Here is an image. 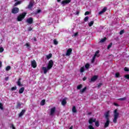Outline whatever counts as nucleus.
Returning a JSON list of instances; mask_svg holds the SVG:
<instances>
[{
    "instance_id": "nucleus-1",
    "label": "nucleus",
    "mask_w": 129,
    "mask_h": 129,
    "mask_svg": "<svg viewBox=\"0 0 129 129\" xmlns=\"http://www.w3.org/2000/svg\"><path fill=\"white\" fill-rule=\"evenodd\" d=\"M104 115L106 119V122H105L104 127L106 128L109 126V123H110V119H109V116L110 115V111H107L104 113Z\"/></svg>"
},
{
    "instance_id": "nucleus-2",
    "label": "nucleus",
    "mask_w": 129,
    "mask_h": 129,
    "mask_svg": "<svg viewBox=\"0 0 129 129\" xmlns=\"http://www.w3.org/2000/svg\"><path fill=\"white\" fill-rule=\"evenodd\" d=\"M119 115V113L117 112V109H115L114 110V118L113 119V122H114V123L117 122V118H118Z\"/></svg>"
},
{
    "instance_id": "nucleus-3",
    "label": "nucleus",
    "mask_w": 129,
    "mask_h": 129,
    "mask_svg": "<svg viewBox=\"0 0 129 129\" xmlns=\"http://www.w3.org/2000/svg\"><path fill=\"white\" fill-rule=\"evenodd\" d=\"M26 16H27V13L24 12L22 14H20L17 18L18 22H22L23 21V19H25L26 18Z\"/></svg>"
},
{
    "instance_id": "nucleus-4",
    "label": "nucleus",
    "mask_w": 129,
    "mask_h": 129,
    "mask_svg": "<svg viewBox=\"0 0 129 129\" xmlns=\"http://www.w3.org/2000/svg\"><path fill=\"white\" fill-rule=\"evenodd\" d=\"M53 65H54V61H53V60L51 59L48 62V64L47 66V69L48 70L51 69L52 67H53Z\"/></svg>"
},
{
    "instance_id": "nucleus-5",
    "label": "nucleus",
    "mask_w": 129,
    "mask_h": 129,
    "mask_svg": "<svg viewBox=\"0 0 129 129\" xmlns=\"http://www.w3.org/2000/svg\"><path fill=\"white\" fill-rule=\"evenodd\" d=\"M70 3H71V0H63L61 1V4L64 7V6H66V5L70 4Z\"/></svg>"
},
{
    "instance_id": "nucleus-6",
    "label": "nucleus",
    "mask_w": 129,
    "mask_h": 129,
    "mask_svg": "<svg viewBox=\"0 0 129 129\" xmlns=\"http://www.w3.org/2000/svg\"><path fill=\"white\" fill-rule=\"evenodd\" d=\"M20 11L18 8L15 7L12 10V14H18Z\"/></svg>"
},
{
    "instance_id": "nucleus-7",
    "label": "nucleus",
    "mask_w": 129,
    "mask_h": 129,
    "mask_svg": "<svg viewBox=\"0 0 129 129\" xmlns=\"http://www.w3.org/2000/svg\"><path fill=\"white\" fill-rule=\"evenodd\" d=\"M26 23H28V24H29V25H32V23H34V20L33 19V18L30 17L26 20Z\"/></svg>"
},
{
    "instance_id": "nucleus-8",
    "label": "nucleus",
    "mask_w": 129,
    "mask_h": 129,
    "mask_svg": "<svg viewBox=\"0 0 129 129\" xmlns=\"http://www.w3.org/2000/svg\"><path fill=\"white\" fill-rule=\"evenodd\" d=\"M96 121V118H90L89 119V124H92L93 122H95Z\"/></svg>"
},
{
    "instance_id": "nucleus-9",
    "label": "nucleus",
    "mask_w": 129,
    "mask_h": 129,
    "mask_svg": "<svg viewBox=\"0 0 129 129\" xmlns=\"http://www.w3.org/2000/svg\"><path fill=\"white\" fill-rule=\"evenodd\" d=\"M72 53V48H69L67 50L66 55V56H70V55H71Z\"/></svg>"
},
{
    "instance_id": "nucleus-10",
    "label": "nucleus",
    "mask_w": 129,
    "mask_h": 129,
    "mask_svg": "<svg viewBox=\"0 0 129 129\" xmlns=\"http://www.w3.org/2000/svg\"><path fill=\"white\" fill-rule=\"evenodd\" d=\"M31 66L33 68H36L37 67V62H36V60H33L31 61Z\"/></svg>"
},
{
    "instance_id": "nucleus-11",
    "label": "nucleus",
    "mask_w": 129,
    "mask_h": 129,
    "mask_svg": "<svg viewBox=\"0 0 129 129\" xmlns=\"http://www.w3.org/2000/svg\"><path fill=\"white\" fill-rule=\"evenodd\" d=\"M55 111H56V107H53L50 109V115H54V113H55Z\"/></svg>"
},
{
    "instance_id": "nucleus-12",
    "label": "nucleus",
    "mask_w": 129,
    "mask_h": 129,
    "mask_svg": "<svg viewBox=\"0 0 129 129\" xmlns=\"http://www.w3.org/2000/svg\"><path fill=\"white\" fill-rule=\"evenodd\" d=\"M34 6V2L30 1L29 5L28 6V9L29 10H32V8Z\"/></svg>"
},
{
    "instance_id": "nucleus-13",
    "label": "nucleus",
    "mask_w": 129,
    "mask_h": 129,
    "mask_svg": "<svg viewBox=\"0 0 129 129\" xmlns=\"http://www.w3.org/2000/svg\"><path fill=\"white\" fill-rule=\"evenodd\" d=\"M107 10V8L104 7L102 11L99 12V15H102L104 13H105Z\"/></svg>"
},
{
    "instance_id": "nucleus-14",
    "label": "nucleus",
    "mask_w": 129,
    "mask_h": 129,
    "mask_svg": "<svg viewBox=\"0 0 129 129\" xmlns=\"http://www.w3.org/2000/svg\"><path fill=\"white\" fill-rule=\"evenodd\" d=\"M25 112H26V110L23 109L19 114V117H22V116L25 114Z\"/></svg>"
},
{
    "instance_id": "nucleus-15",
    "label": "nucleus",
    "mask_w": 129,
    "mask_h": 129,
    "mask_svg": "<svg viewBox=\"0 0 129 129\" xmlns=\"http://www.w3.org/2000/svg\"><path fill=\"white\" fill-rule=\"evenodd\" d=\"M97 78H98V76H94L91 79V81L92 82H94V81H95L96 80H97Z\"/></svg>"
},
{
    "instance_id": "nucleus-16",
    "label": "nucleus",
    "mask_w": 129,
    "mask_h": 129,
    "mask_svg": "<svg viewBox=\"0 0 129 129\" xmlns=\"http://www.w3.org/2000/svg\"><path fill=\"white\" fill-rule=\"evenodd\" d=\"M66 99H67V98H66L62 99L61 101L62 105H66L67 104V101H66Z\"/></svg>"
},
{
    "instance_id": "nucleus-17",
    "label": "nucleus",
    "mask_w": 129,
    "mask_h": 129,
    "mask_svg": "<svg viewBox=\"0 0 129 129\" xmlns=\"http://www.w3.org/2000/svg\"><path fill=\"white\" fill-rule=\"evenodd\" d=\"M42 70L44 71V74H46L48 72V70H49L48 69V67L47 68L43 67H42Z\"/></svg>"
},
{
    "instance_id": "nucleus-18",
    "label": "nucleus",
    "mask_w": 129,
    "mask_h": 129,
    "mask_svg": "<svg viewBox=\"0 0 129 129\" xmlns=\"http://www.w3.org/2000/svg\"><path fill=\"white\" fill-rule=\"evenodd\" d=\"M24 91H25V87H23L19 89V92L20 94H22V93H24Z\"/></svg>"
},
{
    "instance_id": "nucleus-19",
    "label": "nucleus",
    "mask_w": 129,
    "mask_h": 129,
    "mask_svg": "<svg viewBox=\"0 0 129 129\" xmlns=\"http://www.w3.org/2000/svg\"><path fill=\"white\" fill-rule=\"evenodd\" d=\"M72 112L74 113H76V112H77V110H76V107L75 106H73Z\"/></svg>"
},
{
    "instance_id": "nucleus-20",
    "label": "nucleus",
    "mask_w": 129,
    "mask_h": 129,
    "mask_svg": "<svg viewBox=\"0 0 129 129\" xmlns=\"http://www.w3.org/2000/svg\"><path fill=\"white\" fill-rule=\"evenodd\" d=\"M21 78H19V79H18V82H17V85H18V86H23V84H22L21 83Z\"/></svg>"
},
{
    "instance_id": "nucleus-21",
    "label": "nucleus",
    "mask_w": 129,
    "mask_h": 129,
    "mask_svg": "<svg viewBox=\"0 0 129 129\" xmlns=\"http://www.w3.org/2000/svg\"><path fill=\"white\" fill-rule=\"evenodd\" d=\"M45 104H46V100L43 99L41 100V101L40 102V105L43 106L45 105Z\"/></svg>"
},
{
    "instance_id": "nucleus-22",
    "label": "nucleus",
    "mask_w": 129,
    "mask_h": 129,
    "mask_svg": "<svg viewBox=\"0 0 129 129\" xmlns=\"http://www.w3.org/2000/svg\"><path fill=\"white\" fill-rule=\"evenodd\" d=\"M21 105H22V103H20V102H18L17 103V105H16V108L20 109V108H21Z\"/></svg>"
},
{
    "instance_id": "nucleus-23",
    "label": "nucleus",
    "mask_w": 129,
    "mask_h": 129,
    "mask_svg": "<svg viewBox=\"0 0 129 129\" xmlns=\"http://www.w3.org/2000/svg\"><path fill=\"white\" fill-rule=\"evenodd\" d=\"M87 89V87H85L83 89L80 90L81 93H84V92H85Z\"/></svg>"
},
{
    "instance_id": "nucleus-24",
    "label": "nucleus",
    "mask_w": 129,
    "mask_h": 129,
    "mask_svg": "<svg viewBox=\"0 0 129 129\" xmlns=\"http://www.w3.org/2000/svg\"><path fill=\"white\" fill-rule=\"evenodd\" d=\"M21 4H22V1H18L17 2L15 3L14 7H17V6H19V5H21Z\"/></svg>"
},
{
    "instance_id": "nucleus-25",
    "label": "nucleus",
    "mask_w": 129,
    "mask_h": 129,
    "mask_svg": "<svg viewBox=\"0 0 129 129\" xmlns=\"http://www.w3.org/2000/svg\"><path fill=\"white\" fill-rule=\"evenodd\" d=\"M99 52H100L99 50L96 51L94 54V56H95L96 57H99V56H100L99 54H99Z\"/></svg>"
},
{
    "instance_id": "nucleus-26",
    "label": "nucleus",
    "mask_w": 129,
    "mask_h": 129,
    "mask_svg": "<svg viewBox=\"0 0 129 129\" xmlns=\"http://www.w3.org/2000/svg\"><path fill=\"white\" fill-rule=\"evenodd\" d=\"M95 125H96V126H97V127H98V126H99V121L96 120L95 122Z\"/></svg>"
},
{
    "instance_id": "nucleus-27",
    "label": "nucleus",
    "mask_w": 129,
    "mask_h": 129,
    "mask_svg": "<svg viewBox=\"0 0 129 129\" xmlns=\"http://www.w3.org/2000/svg\"><path fill=\"white\" fill-rule=\"evenodd\" d=\"M94 24V21H92L90 23H89V27H92L93 24Z\"/></svg>"
},
{
    "instance_id": "nucleus-28",
    "label": "nucleus",
    "mask_w": 129,
    "mask_h": 129,
    "mask_svg": "<svg viewBox=\"0 0 129 129\" xmlns=\"http://www.w3.org/2000/svg\"><path fill=\"white\" fill-rule=\"evenodd\" d=\"M46 58L48 60H49L50 58H52V53H49L48 55H46Z\"/></svg>"
},
{
    "instance_id": "nucleus-29",
    "label": "nucleus",
    "mask_w": 129,
    "mask_h": 129,
    "mask_svg": "<svg viewBox=\"0 0 129 129\" xmlns=\"http://www.w3.org/2000/svg\"><path fill=\"white\" fill-rule=\"evenodd\" d=\"M106 41V37H104L100 41V43H104V41Z\"/></svg>"
},
{
    "instance_id": "nucleus-30",
    "label": "nucleus",
    "mask_w": 129,
    "mask_h": 129,
    "mask_svg": "<svg viewBox=\"0 0 129 129\" xmlns=\"http://www.w3.org/2000/svg\"><path fill=\"white\" fill-rule=\"evenodd\" d=\"M126 100V97H125L118 99V100H120L121 101H123Z\"/></svg>"
},
{
    "instance_id": "nucleus-31",
    "label": "nucleus",
    "mask_w": 129,
    "mask_h": 129,
    "mask_svg": "<svg viewBox=\"0 0 129 129\" xmlns=\"http://www.w3.org/2000/svg\"><path fill=\"white\" fill-rule=\"evenodd\" d=\"M120 76V74H119V73H115V76L116 78H118Z\"/></svg>"
},
{
    "instance_id": "nucleus-32",
    "label": "nucleus",
    "mask_w": 129,
    "mask_h": 129,
    "mask_svg": "<svg viewBox=\"0 0 129 129\" xmlns=\"http://www.w3.org/2000/svg\"><path fill=\"white\" fill-rule=\"evenodd\" d=\"M96 58V56H95V55H94L93 58H92V59L91 60L92 63H94V61H95Z\"/></svg>"
},
{
    "instance_id": "nucleus-33",
    "label": "nucleus",
    "mask_w": 129,
    "mask_h": 129,
    "mask_svg": "<svg viewBox=\"0 0 129 129\" xmlns=\"http://www.w3.org/2000/svg\"><path fill=\"white\" fill-rule=\"evenodd\" d=\"M90 67V65L89 64V63H86L85 66V67L86 69H89Z\"/></svg>"
},
{
    "instance_id": "nucleus-34",
    "label": "nucleus",
    "mask_w": 129,
    "mask_h": 129,
    "mask_svg": "<svg viewBox=\"0 0 129 129\" xmlns=\"http://www.w3.org/2000/svg\"><path fill=\"white\" fill-rule=\"evenodd\" d=\"M85 69H84V67H82L81 69H80V72L81 73H83V72H84V71H85Z\"/></svg>"
},
{
    "instance_id": "nucleus-35",
    "label": "nucleus",
    "mask_w": 129,
    "mask_h": 129,
    "mask_svg": "<svg viewBox=\"0 0 129 129\" xmlns=\"http://www.w3.org/2000/svg\"><path fill=\"white\" fill-rule=\"evenodd\" d=\"M81 88H82V84H80L77 86V89L78 90H80V89H81Z\"/></svg>"
},
{
    "instance_id": "nucleus-36",
    "label": "nucleus",
    "mask_w": 129,
    "mask_h": 129,
    "mask_svg": "<svg viewBox=\"0 0 129 129\" xmlns=\"http://www.w3.org/2000/svg\"><path fill=\"white\" fill-rule=\"evenodd\" d=\"M111 46H112V43H110V44L108 45V46H107V49L108 50H109V49H110V48H111Z\"/></svg>"
},
{
    "instance_id": "nucleus-37",
    "label": "nucleus",
    "mask_w": 129,
    "mask_h": 129,
    "mask_svg": "<svg viewBox=\"0 0 129 129\" xmlns=\"http://www.w3.org/2000/svg\"><path fill=\"white\" fill-rule=\"evenodd\" d=\"M6 71H9V70H11V66H8L6 68Z\"/></svg>"
},
{
    "instance_id": "nucleus-38",
    "label": "nucleus",
    "mask_w": 129,
    "mask_h": 129,
    "mask_svg": "<svg viewBox=\"0 0 129 129\" xmlns=\"http://www.w3.org/2000/svg\"><path fill=\"white\" fill-rule=\"evenodd\" d=\"M11 90H12V91H15V90H17V87L16 86L13 87L11 88Z\"/></svg>"
},
{
    "instance_id": "nucleus-39",
    "label": "nucleus",
    "mask_w": 129,
    "mask_h": 129,
    "mask_svg": "<svg viewBox=\"0 0 129 129\" xmlns=\"http://www.w3.org/2000/svg\"><path fill=\"white\" fill-rule=\"evenodd\" d=\"M88 127L89 129H95L94 127L93 126H92V125H89L88 126Z\"/></svg>"
},
{
    "instance_id": "nucleus-40",
    "label": "nucleus",
    "mask_w": 129,
    "mask_h": 129,
    "mask_svg": "<svg viewBox=\"0 0 129 129\" xmlns=\"http://www.w3.org/2000/svg\"><path fill=\"white\" fill-rule=\"evenodd\" d=\"M88 19H89V17H88V16H86L84 19V22H87V21H88Z\"/></svg>"
},
{
    "instance_id": "nucleus-41",
    "label": "nucleus",
    "mask_w": 129,
    "mask_h": 129,
    "mask_svg": "<svg viewBox=\"0 0 129 129\" xmlns=\"http://www.w3.org/2000/svg\"><path fill=\"white\" fill-rule=\"evenodd\" d=\"M0 109H1L2 110H4V107L2 103H0Z\"/></svg>"
},
{
    "instance_id": "nucleus-42",
    "label": "nucleus",
    "mask_w": 129,
    "mask_h": 129,
    "mask_svg": "<svg viewBox=\"0 0 129 129\" xmlns=\"http://www.w3.org/2000/svg\"><path fill=\"white\" fill-rule=\"evenodd\" d=\"M53 43L54 44V45H58V41H57L56 39H54Z\"/></svg>"
},
{
    "instance_id": "nucleus-43",
    "label": "nucleus",
    "mask_w": 129,
    "mask_h": 129,
    "mask_svg": "<svg viewBox=\"0 0 129 129\" xmlns=\"http://www.w3.org/2000/svg\"><path fill=\"white\" fill-rule=\"evenodd\" d=\"M4 47H0V53H3V52H4Z\"/></svg>"
},
{
    "instance_id": "nucleus-44",
    "label": "nucleus",
    "mask_w": 129,
    "mask_h": 129,
    "mask_svg": "<svg viewBox=\"0 0 129 129\" xmlns=\"http://www.w3.org/2000/svg\"><path fill=\"white\" fill-rule=\"evenodd\" d=\"M42 12V10H37V12L35 13L36 15H37V14H40Z\"/></svg>"
},
{
    "instance_id": "nucleus-45",
    "label": "nucleus",
    "mask_w": 129,
    "mask_h": 129,
    "mask_svg": "<svg viewBox=\"0 0 129 129\" xmlns=\"http://www.w3.org/2000/svg\"><path fill=\"white\" fill-rule=\"evenodd\" d=\"M102 86V83H99L98 84L97 88H100Z\"/></svg>"
},
{
    "instance_id": "nucleus-46",
    "label": "nucleus",
    "mask_w": 129,
    "mask_h": 129,
    "mask_svg": "<svg viewBox=\"0 0 129 129\" xmlns=\"http://www.w3.org/2000/svg\"><path fill=\"white\" fill-rule=\"evenodd\" d=\"M124 70L125 72H128L129 71V69L128 68H126V67H125L124 69Z\"/></svg>"
},
{
    "instance_id": "nucleus-47",
    "label": "nucleus",
    "mask_w": 129,
    "mask_h": 129,
    "mask_svg": "<svg viewBox=\"0 0 129 129\" xmlns=\"http://www.w3.org/2000/svg\"><path fill=\"white\" fill-rule=\"evenodd\" d=\"M124 33V30H122L120 31L119 32V34L120 35H122V34H123Z\"/></svg>"
},
{
    "instance_id": "nucleus-48",
    "label": "nucleus",
    "mask_w": 129,
    "mask_h": 129,
    "mask_svg": "<svg viewBox=\"0 0 129 129\" xmlns=\"http://www.w3.org/2000/svg\"><path fill=\"white\" fill-rule=\"evenodd\" d=\"M124 77H125V78L126 79H129V74L128 75H125V76H124Z\"/></svg>"
},
{
    "instance_id": "nucleus-49",
    "label": "nucleus",
    "mask_w": 129,
    "mask_h": 129,
    "mask_svg": "<svg viewBox=\"0 0 129 129\" xmlns=\"http://www.w3.org/2000/svg\"><path fill=\"white\" fill-rule=\"evenodd\" d=\"M80 13V12L79 11H77L76 12L75 15H76L77 16H79Z\"/></svg>"
},
{
    "instance_id": "nucleus-50",
    "label": "nucleus",
    "mask_w": 129,
    "mask_h": 129,
    "mask_svg": "<svg viewBox=\"0 0 129 129\" xmlns=\"http://www.w3.org/2000/svg\"><path fill=\"white\" fill-rule=\"evenodd\" d=\"M32 30H33V28H32V27H29L28 28V31H29V32H31V31H32Z\"/></svg>"
},
{
    "instance_id": "nucleus-51",
    "label": "nucleus",
    "mask_w": 129,
    "mask_h": 129,
    "mask_svg": "<svg viewBox=\"0 0 129 129\" xmlns=\"http://www.w3.org/2000/svg\"><path fill=\"white\" fill-rule=\"evenodd\" d=\"M89 13H90L88 11L86 12L85 13V16H87L88 15H89Z\"/></svg>"
},
{
    "instance_id": "nucleus-52",
    "label": "nucleus",
    "mask_w": 129,
    "mask_h": 129,
    "mask_svg": "<svg viewBox=\"0 0 129 129\" xmlns=\"http://www.w3.org/2000/svg\"><path fill=\"white\" fill-rule=\"evenodd\" d=\"M9 77H6L5 78V81H9Z\"/></svg>"
},
{
    "instance_id": "nucleus-53",
    "label": "nucleus",
    "mask_w": 129,
    "mask_h": 129,
    "mask_svg": "<svg viewBox=\"0 0 129 129\" xmlns=\"http://www.w3.org/2000/svg\"><path fill=\"white\" fill-rule=\"evenodd\" d=\"M113 105H115V106H119V105H118V104L115 102L113 103Z\"/></svg>"
},
{
    "instance_id": "nucleus-54",
    "label": "nucleus",
    "mask_w": 129,
    "mask_h": 129,
    "mask_svg": "<svg viewBox=\"0 0 129 129\" xmlns=\"http://www.w3.org/2000/svg\"><path fill=\"white\" fill-rule=\"evenodd\" d=\"M77 36H78V32H76L74 34V36L77 37Z\"/></svg>"
},
{
    "instance_id": "nucleus-55",
    "label": "nucleus",
    "mask_w": 129,
    "mask_h": 129,
    "mask_svg": "<svg viewBox=\"0 0 129 129\" xmlns=\"http://www.w3.org/2000/svg\"><path fill=\"white\" fill-rule=\"evenodd\" d=\"M86 79H87V78H86V77H84L83 78V81H85V80H86Z\"/></svg>"
},
{
    "instance_id": "nucleus-56",
    "label": "nucleus",
    "mask_w": 129,
    "mask_h": 129,
    "mask_svg": "<svg viewBox=\"0 0 129 129\" xmlns=\"http://www.w3.org/2000/svg\"><path fill=\"white\" fill-rule=\"evenodd\" d=\"M33 40L34 41V42H37V38L36 37H33Z\"/></svg>"
},
{
    "instance_id": "nucleus-57",
    "label": "nucleus",
    "mask_w": 129,
    "mask_h": 129,
    "mask_svg": "<svg viewBox=\"0 0 129 129\" xmlns=\"http://www.w3.org/2000/svg\"><path fill=\"white\" fill-rule=\"evenodd\" d=\"M3 66V62L0 60V68Z\"/></svg>"
},
{
    "instance_id": "nucleus-58",
    "label": "nucleus",
    "mask_w": 129,
    "mask_h": 129,
    "mask_svg": "<svg viewBox=\"0 0 129 129\" xmlns=\"http://www.w3.org/2000/svg\"><path fill=\"white\" fill-rule=\"evenodd\" d=\"M12 127L13 129H16V127H15V125H14V124H12Z\"/></svg>"
},
{
    "instance_id": "nucleus-59",
    "label": "nucleus",
    "mask_w": 129,
    "mask_h": 129,
    "mask_svg": "<svg viewBox=\"0 0 129 129\" xmlns=\"http://www.w3.org/2000/svg\"><path fill=\"white\" fill-rule=\"evenodd\" d=\"M25 45L26 46V47H30V44L29 43H26Z\"/></svg>"
},
{
    "instance_id": "nucleus-60",
    "label": "nucleus",
    "mask_w": 129,
    "mask_h": 129,
    "mask_svg": "<svg viewBox=\"0 0 129 129\" xmlns=\"http://www.w3.org/2000/svg\"><path fill=\"white\" fill-rule=\"evenodd\" d=\"M92 113H91V112H89V113H88V114L89 115H91V114H92Z\"/></svg>"
},
{
    "instance_id": "nucleus-61",
    "label": "nucleus",
    "mask_w": 129,
    "mask_h": 129,
    "mask_svg": "<svg viewBox=\"0 0 129 129\" xmlns=\"http://www.w3.org/2000/svg\"><path fill=\"white\" fill-rule=\"evenodd\" d=\"M73 125H72L70 127V128L69 129H73Z\"/></svg>"
},
{
    "instance_id": "nucleus-62",
    "label": "nucleus",
    "mask_w": 129,
    "mask_h": 129,
    "mask_svg": "<svg viewBox=\"0 0 129 129\" xmlns=\"http://www.w3.org/2000/svg\"><path fill=\"white\" fill-rule=\"evenodd\" d=\"M57 3H60L61 2V0H57Z\"/></svg>"
},
{
    "instance_id": "nucleus-63",
    "label": "nucleus",
    "mask_w": 129,
    "mask_h": 129,
    "mask_svg": "<svg viewBox=\"0 0 129 129\" xmlns=\"http://www.w3.org/2000/svg\"><path fill=\"white\" fill-rule=\"evenodd\" d=\"M17 1H18V0H15V2H17Z\"/></svg>"
}]
</instances>
